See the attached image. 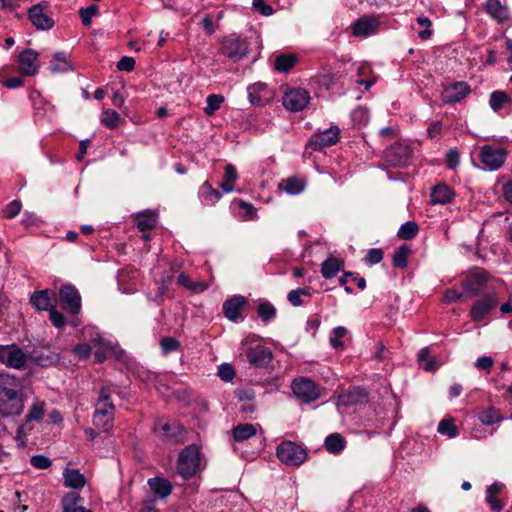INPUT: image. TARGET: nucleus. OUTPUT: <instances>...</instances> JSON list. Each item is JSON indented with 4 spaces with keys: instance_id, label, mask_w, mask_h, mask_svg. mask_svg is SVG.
<instances>
[{
    "instance_id": "c9c22d12",
    "label": "nucleus",
    "mask_w": 512,
    "mask_h": 512,
    "mask_svg": "<svg viewBox=\"0 0 512 512\" xmlns=\"http://www.w3.org/2000/svg\"><path fill=\"white\" fill-rule=\"evenodd\" d=\"M344 446H345V440L338 433L330 434L325 439V447H326L327 451H329L331 453H339L340 451H342L344 449Z\"/></svg>"
},
{
    "instance_id": "2f4dec72",
    "label": "nucleus",
    "mask_w": 512,
    "mask_h": 512,
    "mask_svg": "<svg viewBox=\"0 0 512 512\" xmlns=\"http://www.w3.org/2000/svg\"><path fill=\"white\" fill-rule=\"evenodd\" d=\"M297 57L291 53L280 54L275 58L274 68L279 72H288L297 63Z\"/></svg>"
},
{
    "instance_id": "de8ad7c7",
    "label": "nucleus",
    "mask_w": 512,
    "mask_h": 512,
    "mask_svg": "<svg viewBox=\"0 0 512 512\" xmlns=\"http://www.w3.org/2000/svg\"><path fill=\"white\" fill-rule=\"evenodd\" d=\"M98 13V6L93 4L87 8H81L79 14L84 26H89L92 21V17Z\"/></svg>"
},
{
    "instance_id": "1a4fd4ad",
    "label": "nucleus",
    "mask_w": 512,
    "mask_h": 512,
    "mask_svg": "<svg viewBox=\"0 0 512 512\" xmlns=\"http://www.w3.org/2000/svg\"><path fill=\"white\" fill-rule=\"evenodd\" d=\"M0 362L10 368L21 369L26 363V355L15 344L0 345Z\"/></svg>"
},
{
    "instance_id": "bb28decb",
    "label": "nucleus",
    "mask_w": 512,
    "mask_h": 512,
    "mask_svg": "<svg viewBox=\"0 0 512 512\" xmlns=\"http://www.w3.org/2000/svg\"><path fill=\"white\" fill-rule=\"evenodd\" d=\"M454 197L453 191L446 184H438L431 191L433 204H448Z\"/></svg>"
},
{
    "instance_id": "c756f323",
    "label": "nucleus",
    "mask_w": 512,
    "mask_h": 512,
    "mask_svg": "<svg viewBox=\"0 0 512 512\" xmlns=\"http://www.w3.org/2000/svg\"><path fill=\"white\" fill-rule=\"evenodd\" d=\"M257 433L256 426L250 423L238 424L232 429L233 439L236 442H242L255 436Z\"/></svg>"
},
{
    "instance_id": "f704fd0d",
    "label": "nucleus",
    "mask_w": 512,
    "mask_h": 512,
    "mask_svg": "<svg viewBox=\"0 0 512 512\" xmlns=\"http://www.w3.org/2000/svg\"><path fill=\"white\" fill-rule=\"evenodd\" d=\"M411 253V249L408 245L404 244L399 246L393 255V265L397 268H406L408 265V257Z\"/></svg>"
},
{
    "instance_id": "9d476101",
    "label": "nucleus",
    "mask_w": 512,
    "mask_h": 512,
    "mask_svg": "<svg viewBox=\"0 0 512 512\" xmlns=\"http://www.w3.org/2000/svg\"><path fill=\"white\" fill-rule=\"evenodd\" d=\"M339 134L340 130L337 126L331 127L321 133L313 134L307 146L314 151L322 150L336 144L339 140Z\"/></svg>"
},
{
    "instance_id": "e433bc0d",
    "label": "nucleus",
    "mask_w": 512,
    "mask_h": 512,
    "mask_svg": "<svg viewBox=\"0 0 512 512\" xmlns=\"http://www.w3.org/2000/svg\"><path fill=\"white\" fill-rule=\"evenodd\" d=\"M177 284L191 290L192 292H203L207 289L204 282H193L190 277L184 273L180 274L177 278Z\"/></svg>"
},
{
    "instance_id": "ddd939ff",
    "label": "nucleus",
    "mask_w": 512,
    "mask_h": 512,
    "mask_svg": "<svg viewBox=\"0 0 512 512\" xmlns=\"http://www.w3.org/2000/svg\"><path fill=\"white\" fill-rule=\"evenodd\" d=\"M309 94L306 90L298 88L287 92L283 97V105L286 109L297 112L304 109L309 102Z\"/></svg>"
},
{
    "instance_id": "aec40b11",
    "label": "nucleus",
    "mask_w": 512,
    "mask_h": 512,
    "mask_svg": "<svg viewBox=\"0 0 512 512\" xmlns=\"http://www.w3.org/2000/svg\"><path fill=\"white\" fill-rule=\"evenodd\" d=\"M54 296L55 294L49 289L35 291L30 297V303L39 311H49L55 306Z\"/></svg>"
},
{
    "instance_id": "e2e57ef3",
    "label": "nucleus",
    "mask_w": 512,
    "mask_h": 512,
    "mask_svg": "<svg viewBox=\"0 0 512 512\" xmlns=\"http://www.w3.org/2000/svg\"><path fill=\"white\" fill-rule=\"evenodd\" d=\"M446 164L450 169H454L459 164V153L455 149H451L446 154Z\"/></svg>"
},
{
    "instance_id": "bf43d9fd",
    "label": "nucleus",
    "mask_w": 512,
    "mask_h": 512,
    "mask_svg": "<svg viewBox=\"0 0 512 512\" xmlns=\"http://www.w3.org/2000/svg\"><path fill=\"white\" fill-rule=\"evenodd\" d=\"M383 259V251L381 249H370L365 257L368 264H377Z\"/></svg>"
},
{
    "instance_id": "8fccbe9b",
    "label": "nucleus",
    "mask_w": 512,
    "mask_h": 512,
    "mask_svg": "<svg viewBox=\"0 0 512 512\" xmlns=\"http://www.w3.org/2000/svg\"><path fill=\"white\" fill-rule=\"evenodd\" d=\"M164 354L177 351L180 348V342L173 337H164L160 342Z\"/></svg>"
},
{
    "instance_id": "680f3d73",
    "label": "nucleus",
    "mask_w": 512,
    "mask_h": 512,
    "mask_svg": "<svg viewBox=\"0 0 512 512\" xmlns=\"http://www.w3.org/2000/svg\"><path fill=\"white\" fill-rule=\"evenodd\" d=\"M135 60L132 57L124 56L117 63V69L120 71L130 72L134 69Z\"/></svg>"
},
{
    "instance_id": "a19ab883",
    "label": "nucleus",
    "mask_w": 512,
    "mask_h": 512,
    "mask_svg": "<svg viewBox=\"0 0 512 512\" xmlns=\"http://www.w3.org/2000/svg\"><path fill=\"white\" fill-rule=\"evenodd\" d=\"M479 420L484 425H492L502 420V415L499 410L490 407L479 414Z\"/></svg>"
},
{
    "instance_id": "f03ea898",
    "label": "nucleus",
    "mask_w": 512,
    "mask_h": 512,
    "mask_svg": "<svg viewBox=\"0 0 512 512\" xmlns=\"http://www.w3.org/2000/svg\"><path fill=\"white\" fill-rule=\"evenodd\" d=\"M114 413L115 406L111 399V391L109 388L102 387L95 404L93 424L101 431L108 432L113 426Z\"/></svg>"
},
{
    "instance_id": "69168bd1",
    "label": "nucleus",
    "mask_w": 512,
    "mask_h": 512,
    "mask_svg": "<svg viewBox=\"0 0 512 512\" xmlns=\"http://www.w3.org/2000/svg\"><path fill=\"white\" fill-rule=\"evenodd\" d=\"M74 352L81 358L87 359L91 355V347L88 344H78L74 348Z\"/></svg>"
},
{
    "instance_id": "4468645a",
    "label": "nucleus",
    "mask_w": 512,
    "mask_h": 512,
    "mask_svg": "<svg viewBox=\"0 0 512 512\" xmlns=\"http://www.w3.org/2000/svg\"><path fill=\"white\" fill-rule=\"evenodd\" d=\"M247 44L236 37H228L223 41L221 52L224 56L239 61L247 54Z\"/></svg>"
},
{
    "instance_id": "58836bf2",
    "label": "nucleus",
    "mask_w": 512,
    "mask_h": 512,
    "mask_svg": "<svg viewBox=\"0 0 512 512\" xmlns=\"http://www.w3.org/2000/svg\"><path fill=\"white\" fill-rule=\"evenodd\" d=\"M419 231V226L415 221H408L401 225L397 232V236L403 240L413 239Z\"/></svg>"
},
{
    "instance_id": "79ce46f5",
    "label": "nucleus",
    "mask_w": 512,
    "mask_h": 512,
    "mask_svg": "<svg viewBox=\"0 0 512 512\" xmlns=\"http://www.w3.org/2000/svg\"><path fill=\"white\" fill-rule=\"evenodd\" d=\"M120 114L114 110H104L101 116V123L110 129H115L118 127L121 121Z\"/></svg>"
},
{
    "instance_id": "7ed1b4c3",
    "label": "nucleus",
    "mask_w": 512,
    "mask_h": 512,
    "mask_svg": "<svg viewBox=\"0 0 512 512\" xmlns=\"http://www.w3.org/2000/svg\"><path fill=\"white\" fill-rule=\"evenodd\" d=\"M199 466L200 451L197 445H189L179 453L176 470L184 480L193 477Z\"/></svg>"
},
{
    "instance_id": "f257e3e1",
    "label": "nucleus",
    "mask_w": 512,
    "mask_h": 512,
    "mask_svg": "<svg viewBox=\"0 0 512 512\" xmlns=\"http://www.w3.org/2000/svg\"><path fill=\"white\" fill-rule=\"evenodd\" d=\"M24 410L21 381L10 373H0V415L13 417Z\"/></svg>"
},
{
    "instance_id": "cd10ccee",
    "label": "nucleus",
    "mask_w": 512,
    "mask_h": 512,
    "mask_svg": "<svg viewBox=\"0 0 512 512\" xmlns=\"http://www.w3.org/2000/svg\"><path fill=\"white\" fill-rule=\"evenodd\" d=\"M344 262L336 257L327 258L321 265V273L324 278L330 279L337 275L343 268Z\"/></svg>"
},
{
    "instance_id": "a878e982",
    "label": "nucleus",
    "mask_w": 512,
    "mask_h": 512,
    "mask_svg": "<svg viewBox=\"0 0 512 512\" xmlns=\"http://www.w3.org/2000/svg\"><path fill=\"white\" fill-rule=\"evenodd\" d=\"M65 486L81 489L86 484L85 476L78 469L66 467L63 472Z\"/></svg>"
},
{
    "instance_id": "ea45409f",
    "label": "nucleus",
    "mask_w": 512,
    "mask_h": 512,
    "mask_svg": "<svg viewBox=\"0 0 512 512\" xmlns=\"http://www.w3.org/2000/svg\"><path fill=\"white\" fill-rule=\"evenodd\" d=\"M51 70L56 73L66 72L69 70L70 65L67 61V56L64 52H57L54 54L51 61Z\"/></svg>"
},
{
    "instance_id": "393cba45",
    "label": "nucleus",
    "mask_w": 512,
    "mask_h": 512,
    "mask_svg": "<svg viewBox=\"0 0 512 512\" xmlns=\"http://www.w3.org/2000/svg\"><path fill=\"white\" fill-rule=\"evenodd\" d=\"M487 278V274L483 271L474 273L465 281H463V288L472 296H475L485 285V283L487 282Z\"/></svg>"
},
{
    "instance_id": "c85d7f7f",
    "label": "nucleus",
    "mask_w": 512,
    "mask_h": 512,
    "mask_svg": "<svg viewBox=\"0 0 512 512\" xmlns=\"http://www.w3.org/2000/svg\"><path fill=\"white\" fill-rule=\"evenodd\" d=\"M148 485L151 490L160 497H167L172 492V484L162 477L150 478Z\"/></svg>"
},
{
    "instance_id": "6ab92c4d",
    "label": "nucleus",
    "mask_w": 512,
    "mask_h": 512,
    "mask_svg": "<svg viewBox=\"0 0 512 512\" xmlns=\"http://www.w3.org/2000/svg\"><path fill=\"white\" fill-rule=\"evenodd\" d=\"M368 395L364 389L354 387L341 393L338 397V404L342 406H354L367 402Z\"/></svg>"
},
{
    "instance_id": "423d86ee",
    "label": "nucleus",
    "mask_w": 512,
    "mask_h": 512,
    "mask_svg": "<svg viewBox=\"0 0 512 512\" xmlns=\"http://www.w3.org/2000/svg\"><path fill=\"white\" fill-rule=\"evenodd\" d=\"M59 302L61 307L72 315H77L81 310V296L78 290L71 284H65L60 287Z\"/></svg>"
},
{
    "instance_id": "09e8293b",
    "label": "nucleus",
    "mask_w": 512,
    "mask_h": 512,
    "mask_svg": "<svg viewBox=\"0 0 512 512\" xmlns=\"http://www.w3.org/2000/svg\"><path fill=\"white\" fill-rule=\"evenodd\" d=\"M309 289H295L288 293L287 299L293 306H300L302 304L301 296H310Z\"/></svg>"
},
{
    "instance_id": "a18cd8bd",
    "label": "nucleus",
    "mask_w": 512,
    "mask_h": 512,
    "mask_svg": "<svg viewBox=\"0 0 512 512\" xmlns=\"http://www.w3.org/2000/svg\"><path fill=\"white\" fill-rule=\"evenodd\" d=\"M438 432L450 438H454L458 434V429L452 419H443L438 425Z\"/></svg>"
},
{
    "instance_id": "4d7b16f0",
    "label": "nucleus",
    "mask_w": 512,
    "mask_h": 512,
    "mask_svg": "<svg viewBox=\"0 0 512 512\" xmlns=\"http://www.w3.org/2000/svg\"><path fill=\"white\" fill-rule=\"evenodd\" d=\"M235 375L234 369L229 364H222L218 368V376L224 381H230Z\"/></svg>"
},
{
    "instance_id": "5701e85b",
    "label": "nucleus",
    "mask_w": 512,
    "mask_h": 512,
    "mask_svg": "<svg viewBox=\"0 0 512 512\" xmlns=\"http://www.w3.org/2000/svg\"><path fill=\"white\" fill-rule=\"evenodd\" d=\"M379 22L375 18L362 17L353 24V34L358 37H365L374 34Z\"/></svg>"
},
{
    "instance_id": "a211bd4d",
    "label": "nucleus",
    "mask_w": 512,
    "mask_h": 512,
    "mask_svg": "<svg viewBox=\"0 0 512 512\" xmlns=\"http://www.w3.org/2000/svg\"><path fill=\"white\" fill-rule=\"evenodd\" d=\"M246 303V298L241 295H236L226 300L223 304V313L225 317L233 322L237 321Z\"/></svg>"
},
{
    "instance_id": "774afa93",
    "label": "nucleus",
    "mask_w": 512,
    "mask_h": 512,
    "mask_svg": "<svg viewBox=\"0 0 512 512\" xmlns=\"http://www.w3.org/2000/svg\"><path fill=\"white\" fill-rule=\"evenodd\" d=\"M461 299L462 294L455 289H447L443 297V300L448 303L459 301Z\"/></svg>"
},
{
    "instance_id": "39448f33",
    "label": "nucleus",
    "mask_w": 512,
    "mask_h": 512,
    "mask_svg": "<svg viewBox=\"0 0 512 512\" xmlns=\"http://www.w3.org/2000/svg\"><path fill=\"white\" fill-rule=\"evenodd\" d=\"M294 395L302 403L309 404L320 398V390L317 384L306 377H299L291 384Z\"/></svg>"
},
{
    "instance_id": "2eb2a0df",
    "label": "nucleus",
    "mask_w": 512,
    "mask_h": 512,
    "mask_svg": "<svg viewBox=\"0 0 512 512\" xmlns=\"http://www.w3.org/2000/svg\"><path fill=\"white\" fill-rule=\"evenodd\" d=\"M245 355L248 362L258 368L267 367L273 358L271 350L263 345L247 348Z\"/></svg>"
},
{
    "instance_id": "72a5a7b5",
    "label": "nucleus",
    "mask_w": 512,
    "mask_h": 512,
    "mask_svg": "<svg viewBox=\"0 0 512 512\" xmlns=\"http://www.w3.org/2000/svg\"><path fill=\"white\" fill-rule=\"evenodd\" d=\"M507 103H512V99L506 92L497 90L491 93L489 105L493 111H499Z\"/></svg>"
},
{
    "instance_id": "5fc2aeb1",
    "label": "nucleus",
    "mask_w": 512,
    "mask_h": 512,
    "mask_svg": "<svg viewBox=\"0 0 512 512\" xmlns=\"http://www.w3.org/2000/svg\"><path fill=\"white\" fill-rule=\"evenodd\" d=\"M49 319L56 328H61L66 324L64 315L57 311L55 306L49 310Z\"/></svg>"
},
{
    "instance_id": "f8f14e48",
    "label": "nucleus",
    "mask_w": 512,
    "mask_h": 512,
    "mask_svg": "<svg viewBox=\"0 0 512 512\" xmlns=\"http://www.w3.org/2000/svg\"><path fill=\"white\" fill-rule=\"evenodd\" d=\"M497 303L498 298L495 292L478 300L470 310L472 320L476 322L482 321L496 307Z\"/></svg>"
},
{
    "instance_id": "20e7f679",
    "label": "nucleus",
    "mask_w": 512,
    "mask_h": 512,
    "mask_svg": "<svg viewBox=\"0 0 512 512\" xmlns=\"http://www.w3.org/2000/svg\"><path fill=\"white\" fill-rule=\"evenodd\" d=\"M278 459L290 466H299L307 458V452L300 445L292 441L282 442L276 450Z\"/></svg>"
},
{
    "instance_id": "b1692460",
    "label": "nucleus",
    "mask_w": 512,
    "mask_h": 512,
    "mask_svg": "<svg viewBox=\"0 0 512 512\" xmlns=\"http://www.w3.org/2000/svg\"><path fill=\"white\" fill-rule=\"evenodd\" d=\"M486 12L497 22L503 23L509 19V11L499 0H487L485 4Z\"/></svg>"
},
{
    "instance_id": "603ef678",
    "label": "nucleus",
    "mask_w": 512,
    "mask_h": 512,
    "mask_svg": "<svg viewBox=\"0 0 512 512\" xmlns=\"http://www.w3.org/2000/svg\"><path fill=\"white\" fill-rule=\"evenodd\" d=\"M417 23L420 25V26H424L425 29L420 31L419 32V37L420 39L422 40H427L431 37L432 35V31L430 30V27L432 25V22L429 18L427 17H418L416 19Z\"/></svg>"
},
{
    "instance_id": "6e6552de",
    "label": "nucleus",
    "mask_w": 512,
    "mask_h": 512,
    "mask_svg": "<svg viewBox=\"0 0 512 512\" xmlns=\"http://www.w3.org/2000/svg\"><path fill=\"white\" fill-rule=\"evenodd\" d=\"M412 155V149L405 143L397 142L385 150L384 158L390 166H404Z\"/></svg>"
},
{
    "instance_id": "7c9ffc66",
    "label": "nucleus",
    "mask_w": 512,
    "mask_h": 512,
    "mask_svg": "<svg viewBox=\"0 0 512 512\" xmlns=\"http://www.w3.org/2000/svg\"><path fill=\"white\" fill-rule=\"evenodd\" d=\"M136 225L138 229L142 232L146 230H151L155 227L157 222L156 214L153 212H141L138 213L135 217Z\"/></svg>"
},
{
    "instance_id": "6e6d98bb",
    "label": "nucleus",
    "mask_w": 512,
    "mask_h": 512,
    "mask_svg": "<svg viewBox=\"0 0 512 512\" xmlns=\"http://www.w3.org/2000/svg\"><path fill=\"white\" fill-rule=\"evenodd\" d=\"M252 5L263 16H271L274 13L273 7L266 4L264 0H253Z\"/></svg>"
},
{
    "instance_id": "f3484780",
    "label": "nucleus",
    "mask_w": 512,
    "mask_h": 512,
    "mask_svg": "<svg viewBox=\"0 0 512 512\" xmlns=\"http://www.w3.org/2000/svg\"><path fill=\"white\" fill-rule=\"evenodd\" d=\"M249 101L253 105L263 106L273 98V92L265 83H254L247 88Z\"/></svg>"
},
{
    "instance_id": "9b49d317",
    "label": "nucleus",
    "mask_w": 512,
    "mask_h": 512,
    "mask_svg": "<svg viewBox=\"0 0 512 512\" xmlns=\"http://www.w3.org/2000/svg\"><path fill=\"white\" fill-rule=\"evenodd\" d=\"M471 92L468 83L459 81L446 86L442 91V100L446 104H455L467 97Z\"/></svg>"
},
{
    "instance_id": "0eeeda50",
    "label": "nucleus",
    "mask_w": 512,
    "mask_h": 512,
    "mask_svg": "<svg viewBox=\"0 0 512 512\" xmlns=\"http://www.w3.org/2000/svg\"><path fill=\"white\" fill-rule=\"evenodd\" d=\"M507 151L502 147L484 145L480 149L481 162L490 170L499 169L505 162Z\"/></svg>"
},
{
    "instance_id": "4be33fe9",
    "label": "nucleus",
    "mask_w": 512,
    "mask_h": 512,
    "mask_svg": "<svg viewBox=\"0 0 512 512\" xmlns=\"http://www.w3.org/2000/svg\"><path fill=\"white\" fill-rule=\"evenodd\" d=\"M306 185L307 182L305 178L291 176L282 179L278 184V189L289 195H298L304 191Z\"/></svg>"
},
{
    "instance_id": "4c0bfd02",
    "label": "nucleus",
    "mask_w": 512,
    "mask_h": 512,
    "mask_svg": "<svg viewBox=\"0 0 512 512\" xmlns=\"http://www.w3.org/2000/svg\"><path fill=\"white\" fill-rule=\"evenodd\" d=\"M45 412V402L39 399L35 400L32 407L30 408L25 419L26 422L37 421L40 422L43 419Z\"/></svg>"
},
{
    "instance_id": "412c9836",
    "label": "nucleus",
    "mask_w": 512,
    "mask_h": 512,
    "mask_svg": "<svg viewBox=\"0 0 512 512\" xmlns=\"http://www.w3.org/2000/svg\"><path fill=\"white\" fill-rule=\"evenodd\" d=\"M29 18L37 29L49 30L54 26V20L43 12V8L39 4L29 9Z\"/></svg>"
},
{
    "instance_id": "0e129e2a",
    "label": "nucleus",
    "mask_w": 512,
    "mask_h": 512,
    "mask_svg": "<svg viewBox=\"0 0 512 512\" xmlns=\"http://www.w3.org/2000/svg\"><path fill=\"white\" fill-rule=\"evenodd\" d=\"M238 206L245 211V216L247 219H253L256 215V208L244 200H238Z\"/></svg>"
},
{
    "instance_id": "49530a36",
    "label": "nucleus",
    "mask_w": 512,
    "mask_h": 512,
    "mask_svg": "<svg viewBox=\"0 0 512 512\" xmlns=\"http://www.w3.org/2000/svg\"><path fill=\"white\" fill-rule=\"evenodd\" d=\"M202 190L205 201L209 202L210 204H214L221 198V193L214 189L208 181L204 182L202 185Z\"/></svg>"
},
{
    "instance_id": "c03bdc74",
    "label": "nucleus",
    "mask_w": 512,
    "mask_h": 512,
    "mask_svg": "<svg viewBox=\"0 0 512 512\" xmlns=\"http://www.w3.org/2000/svg\"><path fill=\"white\" fill-rule=\"evenodd\" d=\"M257 312L263 322H268L276 315L275 307L269 302L260 303Z\"/></svg>"
},
{
    "instance_id": "052dcab7",
    "label": "nucleus",
    "mask_w": 512,
    "mask_h": 512,
    "mask_svg": "<svg viewBox=\"0 0 512 512\" xmlns=\"http://www.w3.org/2000/svg\"><path fill=\"white\" fill-rule=\"evenodd\" d=\"M79 500H80V497L78 495L72 494V495L66 496L62 501V504H63L62 512H73V508Z\"/></svg>"
},
{
    "instance_id": "dca6fc26",
    "label": "nucleus",
    "mask_w": 512,
    "mask_h": 512,
    "mask_svg": "<svg viewBox=\"0 0 512 512\" xmlns=\"http://www.w3.org/2000/svg\"><path fill=\"white\" fill-rule=\"evenodd\" d=\"M18 64L23 75H35L39 68L38 53L31 48L23 50L18 56Z\"/></svg>"
},
{
    "instance_id": "864d4df0",
    "label": "nucleus",
    "mask_w": 512,
    "mask_h": 512,
    "mask_svg": "<svg viewBox=\"0 0 512 512\" xmlns=\"http://www.w3.org/2000/svg\"><path fill=\"white\" fill-rule=\"evenodd\" d=\"M30 463L37 469H47L52 465L51 460L44 455H34L30 459Z\"/></svg>"
},
{
    "instance_id": "473e14b6",
    "label": "nucleus",
    "mask_w": 512,
    "mask_h": 512,
    "mask_svg": "<svg viewBox=\"0 0 512 512\" xmlns=\"http://www.w3.org/2000/svg\"><path fill=\"white\" fill-rule=\"evenodd\" d=\"M237 178L238 175L235 167L232 164H227L225 166L224 179L220 184L221 189L226 193L232 192Z\"/></svg>"
},
{
    "instance_id": "37998d69",
    "label": "nucleus",
    "mask_w": 512,
    "mask_h": 512,
    "mask_svg": "<svg viewBox=\"0 0 512 512\" xmlns=\"http://www.w3.org/2000/svg\"><path fill=\"white\" fill-rule=\"evenodd\" d=\"M224 96L219 94L209 95L206 99L207 106L204 108L206 115H213L215 111L220 109L221 104L224 102Z\"/></svg>"
},
{
    "instance_id": "3c124183",
    "label": "nucleus",
    "mask_w": 512,
    "mask_h": 512,
    "mask_svg": "<svg viewBox=\"0 0 512 512\" xmlns=\"http://www.w3.org/2000/svg\"><path fill=\"white\" fill-rule=\"evenodd\" d=\"M21 209L22 203L18 200H13L3 208L2 212L6 218H14L20 213Z\"/></svg>"
},
{
    "instance_id": "338daca9",
    "label": "nucleus",
    "mask_w": 512,
    "mask_h": 512,
    "mask_svg": "<svg viewBox=\"0 0 512 512\" xmlns=\"http://www.w3.org/2000/svg\"><path fill=\"white\" fill-rule=\"evenodd\" d=\"M442 130V122L441 121H434L430 124V126L427 129V133L429 138L434 139L438 137Z\"/></svg>"
},
{
    "instance_id": "13d9d810",
    "label": "nucleus",
    "mask_w": 512,
    "mask_h": 512,
    "mask_svg": "<svg viewBox=\"0 0 512 512\" xmlns=\"http://www.w3.org/2000/svg\"><path fill=\"white\" fill-rule=\"evenodd\" d=\"M162 429L166 432V438L169 440H173L174 442H178L177 432H181L182 428L179 425H170L165 424L162 426Z\"/></svg>"
}]
</instances>
